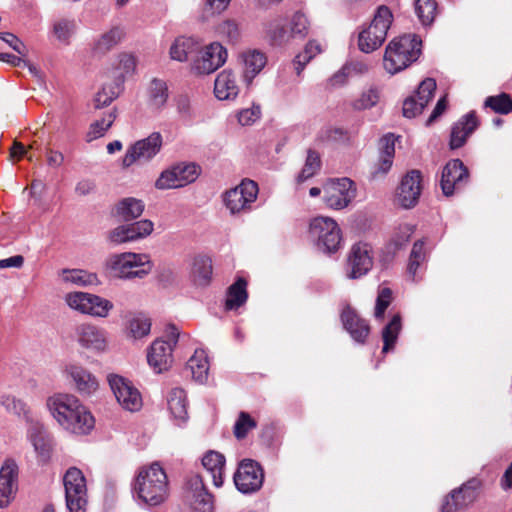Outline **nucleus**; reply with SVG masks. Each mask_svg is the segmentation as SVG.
Listing matches in <instances>:
<instances>
[{
	"mask_svg": "<svg viewBox=\"0 0 512 512\" xmlns=\"http://www.w3.org/2000/svg\"><path fill=\"white\" fill-rule=\"evenodd\" d=\"M46 406L54 420L71 434L87 435L94 428L93 415L75 395L56 393L48 397Z\"/></svg>",
	"mask_w": 512,
	"mask_h": 512,
	"instance_id": "f257e3e1",
	"label": "nucleus"
},
{
	"mask_svg": "<svg viewBox=\"0 0 512 512\" xmlns=\"http://www.w3.org/2000/svg\"><path fill=\"white\" fill-rule=\"evenodd\" d=\"M133 495L141 503L156 506L167 495V476L158 463L140 469L133 484Z\"/></svg>",
	"mask_w": 512,
	"mask_h": 512,
	"instance_id": "f03ea898",
	"label": "nucleus"
},
{
	"mask_svg": "<svg viewBox=\"0 0 512 512\" xmlns=\"http://www.w3.org/2000/svg\"><path fill=\"white\" fill-rule=\"evenodd\" d=\"M421 53V40L415 35L393 39L386 47L383 65L390 74H396L415 62Z\"/></svg>",
	"mask_w": 512,
	"mask_h": 512,
	"instance_id": "7ed1b4c3",
	"label": "nucleus"
},
{
	"mask_svg": "<svg viewBox=\"0 0 512 512\" xmlns=\"http://www.w3.org/2000/svg\"><path fill=\"white\" fill-rule=\"evenodd\" d=\"M309 31V21L302 12L290 18H275L266 27V34L273 45L283 46L295 39H304Z\"/></svg>",
	"mask_w": 512,
	"mask_h": 512,
	"instance_id": "20e7f679",
	"label": "nucleus"
},
{
	"mask_svg": "<svg viewBox=\"0 0 512 512\" xmlns=\"http://www.w3.org/2000/svg\"><path fill=\"white\" fill-rule=\"evenodd\" d=\"M105 267L116 278H144L151 272L152 263L147 254L125 252L110 255Z\"/></svg>",
	"mask_w": 512,
	"mask_h": 512,
	"instance_id": "39448f33",
	"label": "nucleus"
},
{
	"mask_svg": "<svg viewBox=\"0 0 512 512\" xmlns=\"http://www.w3.org/2000/svg\"><path fill=\"white\" fill-rule=\"evenodd\" d=\"M308 238L318 251L334 254L341 247L342 231L333 218L317 216L309 222Z\"/></svg>",
	"mask_w": 512,
	"mask_h": 512,
	"instance_id": "423d86ee",
	"label": "nucleus"
},
{
	"mask_svg": "<svg viewBox=\"0 0 512 512\" xmlns=\"http://www.w3.org/2000/svg\"><path fill=\"white\" fill-rule=\"evenodd\" d=\"M392 21L390 9L384 5L379 6L368 28L359 34V49L364 53H370L379 48L386 39Z\"/></svg>",
	"mask_w": 512,
	"mask_h": 512,
	"instance_id": "0eeeda50",
	"label": "nucleus"
},
{
	"mask_svg": "<svg viewBox=\"0 0 512 512\" xmlns=\"http://www.w3.org/2000/svg\"><path fill=\"white\" fill-rule=\"evenodd\" d=\"M259 188L251 179H243L240 184L225 191L222 195L224 206L231 215H240L252 210Z\"/></svg>",
	"mask_w": 512,
	"mask_h": 512,
	"instance_id": "6e6552de",
	"label": "nucleus"
},
{
	"mask_svg": "<svg viewBox=\"0 0 512 512\" xmlns=\"http://www.w3.org/2000/svg\"><path fill=\"white\" fill-rule=\"evenodd\" d=\"M201 168L194 162H179L161 172L155 182L159 190L176 189L187 186L197 180Z\"/></svg>",
	"mask_w": 512,
	"mask_h": 512,
	"instance_id": "1a4fd4ad",
	"label": "nucleus"
},
{
	"mask_svg": "<svg viewBox=\"0 0 512 512\" xmlns=\"http://www.w3.org/2000/svg\"><path fill=\"white\" fill-rule=\"evenodd\" d=\"M66 506L70 512H85L87 505L86 480L81 470L71 467L64 475Z\"/></svg>",
	"mask_w": 512,
	"mask_h": 512,
	"instance_id": "9d476101",
	"label": "nucleus"
},
{
	"mask_svg": "<svg viewBox=\"0 0 512 512\" xmlns=\"http://www.w3.org/2000/svg\"><path fill=\"white\" fill-rule=\"evenodd\" d=\"M355 183L346 177L332 179L323 188V201L334 210L346 208L356 197Z\"/></svg>",
	"mask_w": 512,
	"mask_h": 512,
	"instance_id": "9b49d317",
	"label": "nucleus"
},
{
	"mask_svg": "<svg viewBox=\"0 0 512 512\" xmlns=\"http://www.w3.org/2000/svg\"><path fill=\"white\" fill-rule=\"evenodd\" d=\"M108 383L122 409L137 412L142 408V395L129 379L117 374H110Z\"/></svg>",
	"mask_w": 512,
	"mask_h": 512,
	"instance_id": "f8f14e48",
	"label": "nucleus"
},
{
	"mask_svg": "<svg viewBox=\"0 0 512 512\" xmlns=\"http://www.w3.org/2000/svg\"><path fill=\"white\" fill-rule=\"evenodd\" d=\"M227 57L226 48L219 42H212L204 47L199 46L193 58L192 69L197 74H211L225 64Z\"/></svg>",
	"mask_w": 512,
	"mask_h": 512,
	"instance_id": "ddd939ff",
	"label": "nucleus"
},
{
	"mask_svg": "<svg viewBox=\"0 0 512 512\" xmlns=\"http://www.w3.org/2000/svg\"><path fill=\"white\" fill-rule=\"evenodd\" d=\"M233 480L239 492L252 494L262 487L264 471L258 462L252 459H244L239 463Z\"/></svg>",
	"mask_w": 512,
	"mask_h": 512,
	"instance_id": "4468645a",
	"label": "nucleus"
},
{
	"mask_svg": "<svg viewBox=\"0 0 512 512\" xmlns=\"http://www.w3.org/2000/svg\"><path fill=\"white\" fill-rule=\"evenodd\" d=\"M162 144L163 138L159 132H153L148 137L135 142L128 148L122 159L123 167L128 168L135 162H149L160 152Z\"/></svg>",
	"mask_w": 512,
	"mask_h": 512,
	"instance_id": "2eb2a0df",
	"label": "nucleus"
},
{
	"mask_svg": "<svg viewBox=\"0 0 512 512\" xmlns=\"http://www.w3.org/2000/svg\"><path fill=\"white\" fill-rule=\"evenodd\" d=\"M74 338L83 349L93 353H103L108 347L106 331L92 323H81L77 325Z\"/></svg>",
	"mask_w": 512,
	"mask_h": 512,
	"instance_id": "dca6fc26",
	"label": "nucleus"
},
{
	"mask_svg": "<svg viewBox=\"0 0 512 512\" xmlns=\"http://www.w3.org/2000/svg\"><path fill=\"white\" fill-rule=\"evenodd\" d=\"M371 248L367 243L354 244L348 254L346 275L350 279H358L366 275L373 266Z\"/></svg>",
	"mask_w": 512,
	"mask_h": 512,
	"instance_id": "f3484780",
	"label": "nucleus"
},
{
	"mask_svg": "<svg viewBox=\"0 0 512 512\" xmlns=\"http://www.w3.org/2000/svg\"><path fill=\"white\" fill-rule=\"evenodd\" d=\"M479 486V480L471 479L464 483L460 488L454 489L443 500L441 512H456L467 508L476 500Z\"/></svg>",
	"mask_w": 512,
	"mask_h": 512,
	"instance_id": "a211bd4d",
	"label": "nucleus"
},
{
	"mask_svg": "<svg viewBox=\"0 0 512 512\" xmlns=\"http://www.w3.org/2000/svg\"><path fill=\"white\" fill-rule=\"evenodd\" d=\"M421 182L422 176L418 170H411L402 178L396 193L400 206L409 209L418 203L422 190Z\"/></svg>",
	"mask_w": 512,
	"mask_h": 512,
	"instance_id": "6ab92c4d",
	"label": "nucleus"
},
{
	"mask_svg": "<svg viewBox=\"0 0 512 512\" xmlns=\"http://www.w3.org/2000/svg\"><path fill=\"white\" fill-rule=\"evenodd\" d=\"M469 177L468 169L459 159L450 160L443 168L441 189L445 196H452L456 189L466 183Z\"/></svg>",
	"mask_w": 512,
	"mask_h": 512,
	"instance_id": "aec40b11",
	"label": "nucleus"
},
{
	"mask_svg": "<svg viewBox=\"0 0 512 512\" xmlns=\"http://www.w3.org/2000/svg\"><path fill=\"white\" fill-rule=\"evenodd\" d=\"M190 506L195 512H213V496L207 491L203 479L199 475H193L187 482Z\"/></svg>",
	"mask_w": 512,
	"mask_h": 512,
	"instance_id": "412c9836",
	"label": "nucleus"
},
{
	"mask_svg": "<svg viewBox=\"0 0 512 512\" xmlns=\"http://www.w3.org/2000/svg\"><path fill=\"white\" fill-rule=\"evenodd\" d=\"M239 64L242 79L250 85L254 78L261 73L267 64V55L259 49H247L239 54Z\"/></svg>",
	"mask_w": 512,
	"mask_h": 512,
	"instance_id": "4be33fe9",
	"label": "nucleus"
},
{
	"mask_svg": "<svg viewBox=\"0 0 512 512\" xmlns=\"http://www.w3.org/2000/svg\"><path fill=\"white\" fill-rule=\"evenodd\" d=\"M27 437L32 444L34 451L40 462L49 460L52 451V438L45 430L44 426L38 422H31Z\"/></svg>",
	"mask_w": 512,
	"mask_h": 512,
	"instance_id": "5701e85b",
	"label": "nucleus"
},
{
	"mask_svg": "<svg viewBox=\"0 0 512 512\" xmlns=\"http://www.w3.org/2000/svg\"><path fill=\"white\" fill-rule=\"evenodd\" d=\"M172 351L173 348L170 342H166L163 339L155 340L151 344L147 354L149 365L157 373L167 370L173 362Z\"/></svg>",
	"mask_w": 512,
	"mask_h": 512,
	"instance_id": "b1692460",
	"label": "nucleus"
},
{
	"mask_svg": "<svg viewBox=\"0 0 512 512\" xmlns=\"http://www.w3.org/2000/svg\"><path fill=\"white\" fill-rule=\"evenodd\" d=\"M340 317L344 329L351 338L357 343H364L370 332L366 320L362 319L350 306L342 310Z\"/></svg>",
	"mask_w": 512,
	"mask_h": 512,
	"instance_id": "393cba45",
	"label": "nucleus"
},
{
	"mask_svg": "<svg viewBox=\"0 0 512 512\" xmlns=\"http://www.w3.org/2000/svg\"><path fill=\"white\" fill-rule=\"evenodd\" d=\"M479 125L475 112L471 111L462 116L451 129L450 148L458 149L462 147L467 138L477 129Z\"/></svg>",
	"mask_w": 512,
	"mask_h": 512,
	"instance_id": "a878e982",
	"label": "nucleus"
},
{
	"mask_svg": "<svg viewBox=\"0 0 512 512\" xmlns=\"http://www.w3.org/2000/svg\"><path fill=\"white\" fill-rule=\"evenodd\" d=\"M68 376L72 379L75 389L84 396H90L98 389L97 378L79 365H70L66 369Z\"/></svg>",
	"mask_w": 512,
	"mask_h": 512,
	"instance_id": "bb28decb",
	"label": "nucleus"
},
{
	"mask_svg": "<svg viewBox=\"0 0 512 512\" xmlns=\"http://www.w3.org/2000/svg\"><path fill=\"white\" fill-rule=\"evenodd\" d=\"M167 406L172 419L178 426L188 420V402L186 392L181 388H173L167 395Z\"/></svg>",
	"mask_w": 512,
	"mask_h": 512,
	"instance_id": "cd10ccee",
	"label": "nucleus"
},
{
	"mask_svg": "<svg viewBox=\"0 0 512 512\" xmlns=\"http://www.w3.org/2000/svg\"><path fill=\"white\" fill-rule=\"evenodd\" d=\"M17 467L7 462L0 470V508L7 506L16 492Z\"/></svg>",
	"mask_w": 512,
	"mask_h": 512,
	"instance_id": "c85d7f7f",
	"label": "nucleus"
},
{
	"mask_svg": "<svg viewBox=\"0 0 512 512\" xmlns=\"http://www.w3.org/2000/svg\"><path fill=\"white\" fill-rule=\"evenodd\" d=\"M239 86L236 76L231 70H223L220 72L214 83V94L219 100H232L237 97Z\"/></svg>",
	"mask_w": 512,
	"mask_h": 512,
	"instance_id": "c756f323",
	"label": "nucleus"
},
{
	"mask_svg": "<svg viewBox=\"0 0 512 512\" xmlns=\"http://www.w3.org/2000/svg\"><path fill=\"white\" fill-rule=\"evenodd\" d=\"M212 261L205 255H197L192 259L190 266V278L196 286L205 287L212 279Z\"/></svg>",
	"mask_w": 512,
	"mask_h": 512,
	"instance_id": "7c9ffc66",
	"label": "nucleus"
},
{
	"mask_svg": "<svg viewBox=\"0 0 512 512\" xmlns=\"http://www.w3.org/2000/svg\"><path fill=\"white\" fill-rule=\"evenodd\" d=\"M425 242L423 240H418L413 244L409 261L407 265V274L411 281L418 282L421 277L418 276V272H421L425 268V263L427 261V252L424 248Z\"/></svg>",
	"mask_w": 512,
	"mask_h": 512,
	"instance_id": "2f4dec72",
	"label": "nucleus"
},
{
	"mask_svg": "<svg viewBox=\"0 0 512 512\" xmlns=\"http://www.w3.org/2000/svg\"><path fill=\"white\" fill-rule=\"evenodd\" d=\"M202 465L210 474L213 484L219 488L223 485L225 457L216 451H208L202 458Z\"/></svg>",
	"mask_w": 512,
	"mask_h": 512,
	"instance_id": "473e14b6",
	"label": "nucleus"
},
{
	"mask_svg": "<svg viewBox=\"0 0 512 512\" xmlns=\"http://www.w3.org/2000/svg\"><path fill=\"white\" fill-rule=\"evenodd\" d=\"M396 138L393 134H387L380 140V156L374 175L386 174L392 167L395 154Z\"/></svg>",
	"mask_w": 512,
	"mask_h": 512,
	"instance_id": "72a5a7b5",
	"label": "nucleus"
},
{
	"mask_svg": "<svg viewBox=\"0 0 512 512\" xmlns=\"http://www.w3.org/2000/svg\"><path fill=\"white\" fill-rule=\"evenodd\" d=\"M199 43L192 37H180L170 48L171 58L180 62L188 60L197 54Z\"/></svg>",
	"mask_w": 512,
	"mask_h": 512,
	"instance_id": "f704fd0d",
	"label": "nucleus"
},
{
	"mask_svg": "<svg viewBox=\"0 0 512 512\" xmlns=\"http://www.w3.org/2000/svg\"><path fill=\"white\" fill-rule=\"evenodd\" d=\"M192 373V377L199 383H205L208 379L209 361L205 350L196 349L187 363Z\"/></svg>",
	"mask_w": 512,
	"mask_h": 512,
	"instance_id": "c9c22d12",
	"label": "nucleus"
},
{
	"mask_svg": "<svg viewBox=\"0 0 512 512\" xmlns=\"http://www.w3.org/2000/svg\"><path fill=\"white\" fill-rule=\"evenodd\" d=\"M148 105L152 109H162L169 97L167 83L164 80L154 78L147 88Z\"/></svg>",
	"mask_w": 512,
	"mask_h": 512,
	"instance_id": "e433bc0d",
	"label": "nucleus"
},
{
	"mask_svg": "<svg viewBox=\"0 0 512 512\" xmlns=\"http://www.w3.org/2000/svg\"><path fill=\"white\" fill-rule=\"evenodd\" d=\"M60 276L63 282L82 287L99 285L101 283L96 273L81 269H63L60 272Z\"/></svg>",
	"mask_w": 512,
	"mask_h": 512,
	"instance_id": "4c0bfd02",
	"label": "nucleus"
},
{
	"mask_svg": "<svg viewBox=\"0 0 512 512\" xmlns=\"http://www.w3.org/2000/svg\"><path fill=\"white\" fill-rule=\"evenodd\" d=\"M248 299L247 282L239 278L227 290L225 309L236 310L246 303Z\"/></svg>",
	"mask_w": 512,
	"mask_h": 512,
	"instance_id": "58836bf2",
	"label": "nucleus"
},
{
	"mask_svg": "<svg viewBox=\"0 0 512 512\" xmlns=\"http://www.w3.org/2000/svg\"><path fill=\"white\" fill-rule=\"evenodd\" d=\"M145 205L142 200L128 197L122 199L116 207L117 215L123 221H130L140 217L144 211Z\"/></svg>",
	"mask_w": 512,
	"mask_h": 512,
	"instance_id": "ea45409f",
	"label": "nucleus"
},
{
	"mask_svg": "<svg viewBox=\"0 0 512 512\" xmlns=\"http://www.w3.org/2000/svg\"><path fill=\"white\" fill-rule=\"evenodd\" d=\"M114 308L113 303L96 294L87 293L86 315L96 318H106Z\"/></svg>",
	"mask_w": 512,
	"mask_h": 512,
	"instance_id": "a19ab883",
	"label": "nucleus"
},
{
	"mask_svg": "<svg viewBox=\"0 0 512 512\" xmlns=\"http://www.w3.org/2000/svg\"><path fill=\"white\" fill-rule=\"evenodd\" d=\"M322 52L320 43L310 40L304 47V50L298 53L293 59V68L297 76H300L306 65L318 54Z\"/></svg>",
	"mask_w": 512,
	"mask_h": 512,
	"instance_id": "79ce46f5",
	"label": "nucleus"
},
{
	"mask_svg": "<svg viewBox=\"0 0 512 512\" xmlns=\"http://www.w3.org/2000/svg\"><path fill=\"white\" fill-rule=\"evenodd\" d=\"M123 36L124 32L120 27H113L95 41L93 49L96 53L105 54L120 43Z\"/></svg>",
	"mask_w": 512,
	"mask_h": 512,
	"instance_id": "37998d69",
	"label": "nucleus"
},
{
	"mask_svg": "<svg viewBox=\"0 0 512 512\" xmlns=\"http://www.w3.org/2000/svg\"><path fill=\"white\" fill-rule=\"evenodd\" d=\"M116 119L115 111L107 112L101 119L93 121L86 133V141L92 142L103 137Z\"/></svg>",
	"mask_w": 512,
	"mask_h": 512,
	"instance_id": "c03bdc74",
	"label": "nucleus"
},
{
	"mask_svg": "<svg viewBox=\"0 0 512 512\" xmlns=\"http://www.w3.org/2000/svg\"><path fill=\"white\" fill-rule=\"evenodd\" d=\"M401 329V316L399 314H395L382 331L383 353H387L394 348Z\"/></svg>",
	"mask_w": 512,
	"mask_h": 512,
	"instance_id": "a18cd8bd",
	"label": "nucleus"
},
{
	"mask_svg": "<svg viewBox=\"0 0 512 512\" xmlns=\"http://www.w3.org/2000/svg\"><path fill=\"white\" fill-rule=\"evenodd\" d=\"M136 63L132 55L123 53L117 58V63L111 70V76L114 82H120L122 86L125 80V76L131 74L135 69Z\"/></svg>",
	"mask_w": 512,
	"mask_h": 512,
	"instance_id": "49530a36",
	"label": "nucleus"
},
{
	"mask_svg": "<svg viewBox=\"0 0 512 512\" xmlns=\"http://www.w3.org/2000/svg\"><path fill=\"white\" fill-rule=\"evenodd\" d=\"M122 91L120 82L106 83L96 93L94 97V107L96 109L108 106L113 100H115Z\"/></svg>",
	"mask_w": 512,
	"mask_h": 512,
	"instance_id": "de8ad7c7",
	"label": "nucleus"
},
{
	"mask_svg": "<svg viewBox=\"0 0 512 512\" xmlns=\"http://www.w3.org/2000/svg\"><path fill=\"white\" fill-rule=\"evenodd\" d=\"M76 29L77 23L74 19L61 18L53 23L52 31L59 42L69 44Z\"/></svg>",
	"mask_w": 512,
	"mask_h": 512,
	"instance_id": "09e8293b",
	"label": "nucleus"
},
{
	"mask_svg": "<svg viewBox=\"0 0 512 512\" xmlns=\"http://www.w3.org/2000/svg\"><path fill=\"white\" fill-rule=\"evenodd\" d=\"M151 330V320L143 313L134 314L128 322V331L134 339L148 336Z\"/></svg>",
	"mask_w": 512,
	"mask_h": 512,
	"instance_id": "8fccbe9b",
	"label": "nucleus"
},
{
	"mask_svg": "<svg viewBox=\"0 0 512 512\" xmlns=\"http://www.w3.org/2000/svg\"><path fill=\"white\" fill-rule=\"evenodd\" d=\"M436 9L437 4L434 0H415V12L425 26L434 21Z\"/></svg>",
	"mask_w": 512,
	"mask_h": 512,
	"instance_id": "3c124183",
	"label": "nucleus"
},
{
	"mask_svg": "<svg viewBox=\"0 0 512 512\" xmlns=\"http://www.w3.org/2000/svg\"><path fill=\"white\" fill-rule=\"evenodd\" d=\"M216 33L219 37L227 40L229 43H236L240 39L241 32L236 21L227 19L219 23L216 27Z\"/></svg>",
	"mask_w": 512,
	"mask_h": 512,
	"instance_id": "603ef678",
	"label": "nucleus"
},
{
	"mask_svg": "<svg viewBox=\"0 0 512 512\" xmlns=\"http://www.w3.org/2000/svg\"><path fill=\"white\" fill-rule=\"evenodd\" d=\"M485 107H489L499 114H508L512 111V98L506 93L489 96L485 100Z\"/></svg>",
	"mask_w": 512,
	"mask_h": 512,
	"instance_id": "864d4df0",
	"label": "nucleus"
},
{
	"mask_svg": "<svg viewBox=\"0 0 512 512\" xmlns=\"http://www.w3.org/2000/svg\"><path fill=\"white\" fill-rule=\"evenodd\" d=\"M256 421L247 412H240L234 424V435L237 439H244L249 431L255 429Z\"/></svg>",
	"mask_w": 512,
	"mask_h": 512,
	"instance_id": "5fc2aeb1",
	"label": "nucleus"
},
{
	"mask_svg": "<svg viewBox=\"0 0 512 512\" xmlns=\"http://www.w3.org/2000/svg\"><path fill=\"white\" fill-rule=\"evenodd\" d=\"M320 157L315 151L309 150L305 165L298 175V182H304L311 178L320 169Z\"/></svg>",
	"mask_w": 512,
	"mask_h": 512,
	"instance_id": "6e6d98bb",
	"label": "nucleus"
},
{
	"mask_svg": "<svg viewBox=\"0 0 512 512\" xmlns=\"http://www.w3.org/2000/svg\"><path fill=\"white\" fill-rule=\"evenodd\" d=\"M134 231L129 224L119 225L108 234L109 242L116 246L127 242L136 241L133 236Z\"/></svg>",
	"mask_w": 512,
	"mask_h": 512,
	"instance_id": "4d7b16f0",
	"label": "nucleus"
},
{
	"mask_svg": "<svg viewBox=\"0 0 512 512\" xmlns=\"http://www.w3.org/2000/svg\"><path fill=\"white\" fill-rule=\"evenodd\" d=\"M67 306L80 313L86 315L87 311V292L75 291L69 292L64 297Z\"/></svg>",
	"mask_w": 512,
	"mask_h": 512,
	"instance_id": "13d9d810",
	"label": "nucleus"
},
{
	"mask_svg": "<svg viewBox=\"0 0 512 512\" xmlns=\"http://www.w3.org/2000/svg\"><path fill=\"white\" fill-rule=\"evenodd\" d=\"M1 403L8 412L23 416L27 421L30 420L29 409L23 401L8 395L2 397Z\"/></svg>",
	"mask_w": 512,
	"mask_h": 512,
	"instance_id": "bf43d9fd",
	"label": "nucleus"
},
{
	"mask_svg": "<svg viewBox=\"0 0 512 512\" xmlns=\"http://www.w3.org/2000/svg\"><path fill=\"white\" fill-rule=\"evenodd\" d=\"M436 89V82L432 78L423 80L414 96L424 107L432 100L434 91Z\"/></svg>",
	"mask_w": 512,
	"mask_h": 512,
	"instance_id": "052dcab7",
	"label": "nucleus"
},
{
	"mask_svg": "<svg viewBox=\"0 0 512 512\" xmlns=\"http://www.w3.org/2000/svg\"><path fill=\"white\" fill-rule=\"evenodd\" d=\"M379 93L377 89L370 88L363 92L358 99L353 102V108L356 110L369 109L377 104Z\"/></svg>",
	"mask_w": 512,
	"mask_h": 512,
	"instance_id": "680f3d73",
	"label": "nucleus"
},
{
	"mask_svg": "<svg viewBox=\"0 0 512 512\" xmlns=\"http://www.w3.org/2000/svg\"><path fill=\"white\" fill-rule=\"evenodd\" d=\"M392 299V291L390 288H382L376 299V307H375V318L382 319L384 317V313L388 306L391 303Z\"/></svg>",
	"mask_w": 512,
	"mask_h": 512,
	"instance_id": "e2e57ef3",
	"label": "nucleus"
},
{
	"mask_svg": "<svg viewBox=\"0 0 512 512\" xmlns=\"http://www.w3.org/2000/svg\"><path fill=\"white\" fill-rule=\"evenodd\" d=\"M260 116L261 108L259 105H253L250 108L243 109L237 114L238 122L242 126L252 125L260 118Z\"/></svg>",
	"mask_w": 512,
	"mask_h": 512,
	"instance_id": "0e129e2a",
	"label": "nucleus"
},
{
	"mask_svg": "<svg viewBox=\"0 0 512 512\" xmlns=\"http://www.w3.org/2000/svg\"><path fill=\"white\" fill-rule=\"evenodd\" d=\"M130 228L134 231L133 236L135 240L144 238L150 235L153 231V222L147 219L136 221L129 224Z\"/></svg>",
	"mask_w": 512,
	"mask_h": 512,
	"instance_id": "69168bd1",
	"label": "nucleus"
},
{
	"mask_svg": "<svg viewBox=\"0 0 512 512\" xmlns=\"http://www.w3.org/2000/svg\"><path fill=\"white\" fill-rule=\"evenodd\" d=\"M425 107L415 97L407 98L403 103V115L407 118H414L419 115Z\"/></svg>",
	"mask_w": 512,
	"mask_h": 512,
	"instance_id": "338daca9",
	"label": "nucleus"
},
{
	"mask_svg": "<svg viewBox=\"0 0 512 512\" xmlns=\"http://www.w3.org/2000/svg\"><path fill=\"white\" fill-rule=\"evenodd\" d=\"M0 39L7 43L18 54L25 55L26 47L23 42L14 34L9 32H0Z\"/></svg>",
	"mask_w": 512,
	"mask_h": 512,
	"instance_id": "774afa93",
	"label": "nucleus"
}]
</instances>
